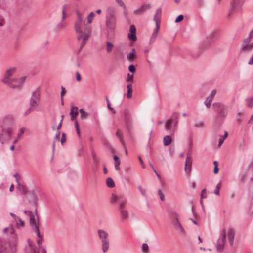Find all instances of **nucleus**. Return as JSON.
<instances>
[{
    "label": "nucleus",
    "instance_id": "nucleus-1",
    "mask_svg": "<svg viewBox=\"0 0 253 253\" xmlns=\"http://www.w3.org/2000/svg\"><path fill=\"white\" fill-rule=\"evenodd\" d=\"M116 9L115 7L110 6L107 7L105 16V25L108 35H114L116 28Z\"/></svg>",
    "mask_w": 253,
    "mask_h": 253
},
{
    "label": "nucleus",
    "instance_id": "nucleus-2",
    "mask_svg": "<svg viewBox=\"0 0 253 253\" xmlns=\"http://www.w3.org/2000/svg\"><path fill=\"white\" fill-rule=\"evenodd\" d=\"M16 70L15 68L8 69L5 74L2 82L11 88L20 89L25 82L26 77L23 76L20 78H11Z\"/></svg>",
    "mask_w": 253,
    "mask_h": 253
},
{
    "label": "nucleus",
    "instance_id": "nucleus-3",
    "mask_svg": "<svg viewBox=\"0 0 253 253\" xmlns=\"http://www.w3.org/2000/svg\"><path fill=\"white\" fill-rule=\"evenodd\" d=\"M212 107L217 113V117L220 120H224L228 114L227 106L221 102H215L212 104Z\"/></svg>",
    "mask_w": 253,
    "mask_h": 253
},
{
    "label": "nucleus",
    "instance_id": "nucleus-4",
    "mask_svg": "<svg viewBox=\"0 0 253 253\" xmlns=\"http://www.w3.org/2000/svg\"><path fill=\"white\" fill-rule=\"evenodd\" d=\"M91 32V28L90 26H85L84 33L77 34V38L78 41L82 40L80 47L78 50V54H79L84 45L85 44L87 40L89 37Z\"/></svg>",
    "mask_w": 253,
    "mask_h": 253
},
{
    "label": "nucleus",
    "instance_id": "nucleus-5",
    "mask_svg": "<svg viewBox=\"0 0 253 253\" xmlns=\"http://www.w3.org/2000/svg\"><path fill=\"white\" fill-rule=\"evenodd\" d=\"M12 131L10 127L2 126L0 128V141L2 144L8 142L11 138Z\"/></svg>",
    "mask_w": 253,
    "mask_h": 253
},
{
    "label": "nucleus",
    "instance_id": "nucleus-6",
    "mask_svg": "<svg viewBox=\"0 0 253 253\" xmlns=\"http://www.w3.org/2000/svg\"><path fill=\"white\" fill-rule=\"evenodd\" d=\"M98 234L101 241L102 251L105 253L109 248V235L106 231L101 229L98 230Z\"/></svg>",
    "mask_w": 253,
    "mask_h": 253
},
{
    "label": "nucleus",
    "instance_id": "nucleus-7",
    "mask_svg": "<svg viewBox=\"0 0 253 253\" xmlns=\"http://www.w3.org/2000/svg\"><path fill=\"white\" fill-rule=\"evenodd\" d=\"M77 15V19L75 23V30L77 34L84 33V29L86 25H85L84 22H83L82 19L81 13L79 11H76Z\"/></svg>",
    "mask_w": 253,
    "mask_h": 253
},
{
    "label": "nucleus",
    "instance_id": "nucleus-8",
    "mask_svg": "<svg viewBox=\"0 0 253 253\" xmlns=\"http://www.w3.org/2000/svg\"><path fill=\"white\" fill-rule=\"evenodd\" d=\"M40 100V91L39 88H37L32 94L30 100V106L33 108L37 107L39 105Z\"/></svg>",
    "mask_w": 253,
    "mask_h": 253
},
{
    "label": "nucleus",
    "instance_id": "nucleus-9",
    "mask_svg": "<svg viewBox=\"0 0 253 253\" xmlns=\"http://www.w3.org/2000/svg\"><path fill=\"white\" fill-rule=\"evenodd\" d=\"M253 49V43L251 42V40L249 39H245L241 45L240 53L243 51H250Z\"/></svg>",
    "mask_w": 253,
    "mask_h": 253
},
{
    "label": "nucleus",
    "instance_id": "nucleus-10",
    "mask_svg": "<svg viewBox=\"0 0 253 253\" xmlns=\"http://www.w3.org/2000/svg\"><path fill=\"white\" fill-rule=\"evenodd\" d=\"M226 234L225 229H223L221 233V238L218 240L217 244V250L218 251H221L226 241Z\"/></svg>",
    "mask_w": 253,
    "mask_h": 253
},
{
    "label": "nucleus",
    "instance_id": "nucleus-11",
    "mask_svg": "<svg viewBox=\"0 0 253 253\" xmlns=\"http://www.w3.org/2000/svg\"><path fill=\"white\" fill-rule=\"evenodd\" d=\"M192 165V158L191 155L187 157L185 162V171L189 174L191 170Z\"/></svg>",
    "mask_w": 253,
    "mask_h": 253
},
{
    "label": "nucleus",
    "instance_id": "nucleus-12",
    "mask_svg": "<svg viewBox=\"0 0 253 253\" xmlns=\"http://www.w3.org/2000/svg\"><path fill=\"white\" fill-rule=\"evenodd\" d=\"M127 37L129 40L132 41H136V27L134 25H130L129 27V33L128 34Z\"/></svg>",
    "mask_w": 253,
    "mask_h": 253
},
{
    "label": "nucleus",
    "instance_id": "nucleus-13",
    "mask_svg": "<svg viewBox=\"0 0 253 253\" xmlns=\"http://www.w3.org/2000/svg\"><path fill=\"white\" fill-rule=\"evenodd\" d=\"M151 8V5L149 4L143 5L140 8L137 9L134 11V14L136 15H141L147 10Z\"/></svg>",
    "mask_w": 253,
    "mask_h": 253
},
{
    "label": "nucleus",
    "instance_id": "nucleus-14",
    "mask_svg": "<svg viewBox=\"0 0 253 253\" xmlns=\"http://www.w3.org/2000/svg\"><path fill=\"white\" fill-rule=\"evenodd\" d=\"M29 217H30V226L33 228H36L37 225H39L38 221L37 222H36L35 218L34 215L33 214L32 211L29 212Z\"/></svg>",
    "mask_w": 253,
    "mask_h": 253
},
{
    "label": "nucleus",
    "instance_id": "nucleus-15",
    "mask_svg": "<svg viewBox=\"0 0 253 253\" xmlns=\"http://www.w3.org/2000/svg\"><path fill=\"white\" fill-rule=\"evenodd\" d=\"M235 236V231L233 229H230L228 234V239L229 243L231 246H232L234 243Z\"/></svg>",
    "mask_w": 253,
    "mask_h": 253
},
{
    "label": "nucleus",
    "instance_id": "nucleus-16",
    "mask_svg": "<svg viewBox=\"0 0 253 253\" xmlns=\"http://www.w3.org/2000/svg\"><path fill=\"white\" fill-rule=\"evenodd\" d=\"M119 211L120 212L121 218L123 220H127L128 218V212L126 209H121Z\"/></svg>",
    "mask_w": 253,
    "mask_h": 253
},
{
    "label": "nucleus",
    "instance_id": "nucleus-17",
    "mask_svg": "<svg viewBox=\"0 0 253 253\" xmlns=\"http://www.w3.org/2000/svg\"><path fill=\"white\" fill-rule=\"evenodd\" d=\"M17 189L19 191L22 195H26L27 192V189L25 186L21 183H18L16 186Z\"/></svg>",
    "mask_w": 253,
    "mask_h": 253
},
{
    "label": "nucleus",
    "instance_id": "nucleus-18",
    "mask_svg": "<svg viewBox=\"0 0 253 253\" xmlns=\"http://www.w3.org/2000/svg\"><path fill=\"white\" fill-rule=\"evenodd\" d=\"M175 217L172 221V223L173 225L174 226L175 228H176L178 226H179L181 224L178 218V215L176 212H173Z\"/></svg>",
    "mask_w": 253,
    "mask_h": 253
},
{
    "label": "nucleus",
    "instance_id": "nucleus-19",
    "mask_svg": "<svg viewBox=\"0 0 253 253\" xmlns=\"http://www.w3.org/2000/svg\"><path fill=\"white\" fill-rule=\"evenodd\" d=\"M116 136L119 138L120 143L125 147V142L123 138V133L120 129H118L116 133Z\"/></svg>",
    "mask_w": 253,
    "mask_h": 253
},
{
    "label": "nucleus",
    "instance_id": "nucleus-20",
    "mask_svg": "<svg viewBox=\"0 0 253 253\" xmlns=\"http://www.w3.org/2000/svg\"><path fill=\"white\" fill-rule=\"evenodd\" d=\"M173 122V119H169L167 120L165 125V128L167 130H170L171 129L172 124Z\"/></svg>",
    "mask_w": 253,
    "mask_h": 253
},
{
    "label": "nucleus",
    "instance_id": "nucleus-21",
    "mask_svg": "<svg viewBox=\"0 0 253 253\" xmlns=\"http://www.w3.org/2000/svg\"><path fill=\"white\" fill-rule=\"evenodd\" d=\"M172 139L170 136L167 135L163 138V144L165 146H169L171 142Z\"/></svg>",
    "mask_w": 253,
    "mask_h": 253
},
{
    "label": "nucleus",
    "instance_id": "nucleus-22",
    "mask_svg": "<svg viewBox=\"0 0 253 253\" xmlns=\"http://www.w3.org/2000/svg\"><path fill=\"white\" fill-rule=\"evenodd\" d=\"M162 14V10L161 8H158L156 12V14L154 16L153 20L155 22L156 21H160L159 18L161 17Z\"/></svg>",
    "mask_w": 253,
    "mask_h": 253
},
{
    "label": "nucleus",
    "instance_id": "nucleus-23",
    "mask_svg": "<svg viewBox=\"0 0 253 253\" xmlns=\"http://www.w3.org/2000/svg\"><path fill=\"white\" fill-rule=\"evenodd\" d=\"M106 185L109 188L115 187V183L112 178L109 177L106 179Z\"/></svg>",
    "mask_w": 253,
    "mask_h": 253
},
{
    "label": "nucleus",
    "instance_id": "nucleus-24",
    "mask_svg": "<svg viewBox=\"0 0 253 253\" xmlns=\"http://www.w3.org/2000/svg\"><path fill=\"white\" fill-rule=\"evenodd\" d=\"M127 97L128 98H130L132 97V86L131 84H129L127 85Z\"/></svg>",
    "mask_w": 253,
    "mask_h": 253
},
{
    "label": "nucleus",
    "instance_id": "nucleus-25",
    "mask_svg": "<svg viewBox=\"0 0 253 253\" xmlns=\"http://www.w3.org/2000/svg\"><path fill=\"white\" fill-rule=\"evenodd\" d=\"M79 112L80 113L81 118L82 119H86L88 116V114L83 109H80Z\"/></svg>",
    "mask_w": 253,
    "mask_h": 253
},
{
    "label": "nucleus",
    "instance_id": "nucleus-26",
    "mask_svg": "<svg viewBox=\"0 0 253 253\" xmlns=\"http://www.w3.org/2000/svg\"><path fill=\"white\" fill-rule=\"evenodd\" d=\"M212 100L213 99L212 98H210L208 96L207 97V98L205 100L204 104H205V105H206V106L207 107V108H209L211 106V102H212Z\"/></svg>",
    "mask_w": 253,
    "mask_h": 253
},
{
    "label": "nucleus",
    "instance_id": "nucleus-27",
    "mask_svg": "<svg viewBox=\"0 0 253 253\" xmlns=\"http://www.w3.org/2000/svg\"><path fill=\"white\" fill-rule=\"evenodd\" d=\"M119 210H120L121 209H125V207L126 206V202L125 200H119Z\"/></svg>",
    "mask_w": 253,
    "mask_h": 253
},
{
    "label": "nucleus",
    "instance_id": "nucleus-28",
    "mask_svg": "<svg viewBox=\"0 0 253 253\" xmlns=\"http://www.w3.org/2000/svg\"><path fill=\"white\" fill-rule=\"evenodd\" d=\"M132 126L131 121H126L125 123V127L126 130L130 132Z\"/></svg>",
    "mask_w": 253,
    "mask_h": 253
},
{
    "label": "nucleus",
    "instance_id": "nucleus-29",
    "mask_svg": "<svg viewBox=\"0 0 253 253\" xmlns=\"http://www.w3.org/2000/svg\"><path fill=\"white\" fill-rule=\"evenodd\" d=\"M194 126L197 128L203 127L204 126V122L203 121H200L195 122Z\"/></svg>",
    "mask_w": 253,
    "mask_h": 253
},
{
    "label": "nucleus",
    "instance_id": "nucleus-30",
    "mask_svg": "<svg viewBox=\"0 0 253 253\" xmlns=\"http://www.w3.org/2000/svg\"><path fill=\"white\" fill-rule=\"evenodd\" d=\"M95 16V14L93 12H91L87 16V23L88 24H90L93 19V18Z\"/></svg>",
    "mask_w": 253,
    "mask_h": 253
},
{
    "label": "nucleus",
    "instance_id": "nucleus-31",
    "mask_svg": "<svg viewBox=\"0 0 253 253\" xmlns=\"http://www.w3.org/2000/svg\"><path fill=\"white\" fill-rule=\"evenodd\" d=\"M142 250L144 253H149V247L147 244L143 243L142 246Z\"/></svg>",
    "mask_w": 253,
    "mask_h": 253
},
{
    "label": "nucleus",
    "instance_id": "nucleus-32",
    "mask_svg": "<svg viewBox=\"0 0 253 253\" xmlns=\"http://www.w3.org/2000/svg\"><path fill=\"white\" fill-rule=\"evenodd\" d=\"M35 229L36 230V233H37V236L40 239H41L42 241H43V236L41 235L40 232L39 225H37V226Z\"/></svg>",
    "mask_w": 253,
    "mask_h": 253
},
{
    "label": "nucleus",
    "instance_id": "nucleus-33",
    "mask_svg": "<svg viewBox=\"0 0 253 253\" xmlns=\"http://www.w3.org/2000/svg\"><path fill=\"white\" fill-rule=\"evenodd\" d=\"M124 117H125L126 122L128 121V120L131 121L130 120L131 117H130V113L128 112V111H127L126 110L125 111V112H124Z\"/></svg>",
    "mask_w": 253,
    "mask_h": 253
},
{
    "label": "nucleus",
    "instance_id": "nucleus-34",
    "mask_svg": "<svg viewBox=\"0 0 253 253\" xmlns=\"http://www.w3.org/2000/svg\"><path fill=\"white\" fill-rule=\"evenodd\" d=\"M106 45H107V51L108 52H110L112 50V48L113 47V44L110 42H106Z\"/></svg>",
    "mask_w": 253,
    "mask_h": 253
},
{
    "label": "nucleus",
    "instance_id": "nucleus-35",
    "mask_svg": "<svg viewBox=\"0 0 253 253\" xmlns=\"http://www.w3.org/2000/svg\"><path fill=\"white\" fill-rule=\"evenodd\" d=\"M135 56L134 55H133L131 53H129L127 57H126V58L129 61V62H133L134 60H135Z\"/></svg>",
    "mask_w": 253,
    "mask_h": 253
},
{
    "label": "nucleus",
    "instance_id": "nucleus-36",
    "mask_svg": "<svg viewBox=\"0 0 253 253\" xmlns=\"http://www.w3.org/2000/svg\"><path fill=\"white\" fill-rule=\"evenodd\" d=\"M160 21H156L155 22V24H156V28L155 29H154V31H153V33L157 34H158V32L159 30V29H160Z\"/></svg>",
    "mask_w": 253,
    "mask_h": 253
},
{
    "label": "nucleus",
    "instance_id": "nucleus-37",
    "mask_svg": "<svg viewBox=\"0 0 253 253\" xmlns=\"http://www.w3.org/2000/svg\"><path fill=\"white\" fill-rule=\"evenodd\" d=\"M116 2L121 7L125 8L126 5L123 2L122 0H115Z\"/></svg>",
    "mask_w": 253,
    "mask_h": 253
},
{
    "label": "nucleus",
    "instance_id": "nucleus-38",
    "mask_svg": "<svg viewBox=\"0 0 253 253\" xmlns=\"http://www.w3.org/2000/svg\"><path fill=\"white\" fill-rule=\"evenodd\" d=\"M158 194L159 195L161 201H164L165 200V196L161 189L158 190Z\"/></svg>",
    "mask_w": 253,
    "mask_h": 253
},
{
    "label": "nucleus",
    "instance_id": "nucleus-39",
    "mask_svg": "<svg viewBox=\"0 0 253 253\" xmlns=\"http://www.w3.org/2000/svg\"><path fill=\"white\" fill-rule=\"evenodd\" d=\"M220 183H218L216 186V189L215 190H214V193L217 195H219V190H220Z\"/></svg>",
    "mask_w": 253,
    "mask_h": 253
},
{
    "label": "nucleus",
    "instance_id": "nucleus-40",
    "mask_svg": "<svg viewBox=\"0 0 253 253\" xmlns=\"http://www.w3.org/2000/svg\"><path fill=\"white\" fill-rule=\"evenodd\" d=\"M60 131H57V132H56V134L54 137V143L55 142V141H59L60 140Z\"/></svg>",
    "mask_w": 253,
    "mask_h": 253
},
{
    "label": "nucleus",
    "instance_id": "nucleus-41",
    "mask_svg": "<svg viewBox=\"0 0 253 253\" xmlns=\"http://www.w3.org/2000/svg\"><path fill=\"white\" fill-rule=\"evenodd\" d=\"M119 198L118 196L114 195V194H112V198H111V202L112 203H114V202H115L117 201H119Z\"/></svg>",
    "mask_w": 253,
    "mask_h": 253
},
{
    "label": "nucleus",
    "instance_id": "nucleus-42",
    "mask_svg": "<svg viewBox=\"0 0 253 253\" xmlns=\"http://www.w3.org/2000/svg\"><path fill=\"white\" fill-rule=\"evenodd\" d=\"M183 18L184 17H183V15H179L175 19V22L176 23H179L182 21V20L183 19Z\"/></svg>",
    "mask_w": 253,
    "mask_h": 253
},
{
    "label": "nucleus",
    "instance_id": "nucleus-43",
    "mask_svg": "<svg viewBox=\"0 0 253 253\" xmlns=\"http://www.w3.org/2000/svg\"><path fill=\"white\" fill-rule=\"evenodd\" d=\"M177 230L179 231L180 234H184L185 231L182 225L180 224L179 226H178L176 228Z\"/></svg>",
    "mask_w": 253,
    "mask_h": 253
},
{
    "label": "nucleus",
    "instance_id": "nucleus-44",
    "mask_svg": "<svg viewBox=\"0 0 253 253\" xmlns=\"http://www.w3.org/2000/svg\"><path fill=\"white\" fill-rule=\"evenodd\" d=\"M34 108H33V107H31L30 106V107L28 109H27L26 110V111L24 112L23 115L25 116H27V115L30 114L31 112V111L34 110Z\"/></svg>",
    "mask_w": 253,
    "mask_h": 253
},
{
    "label": "nucleus",
    "instance_id": "nucleus-45",
    "mask_svg": "<svg viewBox=\"0 0 253 253\" xmlns=\"http://www.w3.org/2000/svg\"><path fill=\"white\" fill-rule=\"evenodd\" d=\"M128 70L131 73H134L136 71L135 67L132 64L129 66Z\"/></svg>",
    "mask_w": 253,
    "mask_h": 253
},
{
    "label": "nucleus",
    "instance_id": "nucleus-46",
    "mask_svg": "<svg viewBox=\"0 0 253 253\" xmlns=\"http://www.w3.org/2000/svg\"><path fill=\"white\" fill-rule=\"evenodd\" d=\"M216 93V90L214 89L213 90L211 93L208 95V97H210V98H212V99H213L215 94Z\"/></svg>",
    "mask_w": 253,
    "mask_h": 253
},
{
    "label": "nucleus",
    "instance_id": "nucleus-47",
    "mask_svg": "<svg viewBox=\"0 0 253 253\" xmlns=\"http://www.w3.org/2000/svg\"><path fill=\"white\" fill-rule=\"evenodd\" d=\"M207 197L206 195V189H204L202 190L201 193V198H206Z\"/></svg>",
    "mask_w": 253,
    "mask_h": 253
},
{
    "label": "nucleus",
    "instance_id": "nucleus-48",
    "mask_svg": "<svg viewBox=\"0 0 253 253\" xmlns=\"http://www.w3.org/2000/svg\"><path fill=\"white\" fill-rule=\"evenodd\" d=\"M75 110V111H77L78 110V107H76V106H73L72 107L71 109V110H70V115L71 116L72 115H74V114H75V112H74V110Z\"/></svg>",
    "mask_w": 253,
    "mask_h": 253
},
{
    "label": "nucleus",
    "instance_id": "nucleus-49",
    "mask_svg": "<svg viewBox=\"0 0 253 253\" xmlns=\"http://www.w3.org/2000/svg\"><path fill=\"white\" fill-rule=\"evenodd\" d=\"M157 34L153 32L151 37L150 38V42H154V41L157 37Z\"/></svg>",
    "mask_w": 253,
    "mask_h": 253
},
{
    "label": "nucleus",
    "instance_id": "nucleus-50",
    "mask_svg": "<svg viewBox=\"0 0 253 253\" xmlns=\"http://www.w3.org/2000/svg\"><path fill=\"white\" fill-rule=\"evenodd\" d=\"M65 88L63 86H61V100H62V99H63V96L65 94ZM61 103H62V104H63V101H62Z\"/></svg>",
    "mask_w": 253,
    "mask_h": 253
},
{
    "label": "nucleus",
    "instance_id": "nucleus-51",
    "mask_svg": "<svg viewBox=\"0 0 253 253\" xmlns=\"http://www.w3.org/2000/svg\"><path fill=\"white\" fill-rule=\"evenodd\" d=\"M29 246L31 248V251H30V253H39V252L38 251H37L36 249H35L34 248H33L32 246V245L31 243H29Z\"/></svg>",
    "mask_w": 253,
    "mask_h": 253
},
{
    "label": "nucleus",
    "instance_id": "nucleus-52",
    "mask_svg": "<svg viewBox=\"0 0 253 253\" xmlns=\"http://www.w3.org/2000/svg\"><path fill=\"white\" fill-rule=\"evenodd\" d=\"M66 140V134L65 133H62L61 139V144H63L64 142H65Z\"/></svg>",
    "mask_w": 253,
    "mask_h": 253
},
{
    "label": "nucleus",
    "instance_id": "nucleus-53",
    "mask_svg": "<svg viewBox=\"0 0 253 253\" xmlns=\"http://www.w3.org/2000/svg\"><path fill=\"white\" fill-rule=\"evenodd\" d=\"M133 76L130 75L129 73L127 74V76L126 79V82H130L133 80Z\"/></svg>",
    "mask_w": 253,
    "mask_h": 253
},
{
    "label": "nucleus",
    "instance_id": "nucleus-54",
    "mask_svg": "<svg viewBox=\"0 0 253 253\" xmlns=\"http://www.w3.org/2000/svg\"><path fill=\"white\" fill-rule=\"evenodd\" d=\"M63 118H64V115H61V120L59 123V124H58V126H57V130L58 131L61 127V126H62V121H63Z\"/></svg>",
    "mask_w": 253,
    "mask_h": 253
},
{
    "label": "nucleus",
    "instance_id": "nucleus-55",
    "mask_svg": "<svg viewBox=\"0 0 253 253\" xmlns=\"http://www.w3.org/2000/svg\"><path fill=\"white\" fill-rule=\"evenodd\" d=\"M17 219V221L16 223H19V224L21 226H23L24 225V222L19 217H18Z\"/></svg>",
    "mask_w": 253,
    "mask_h": 253
},
{
    "label": "nucleus",
    "instance_id": "nucleus-56",
    "mask_svg": "<svg viewBox=\"0 0 253 253\" xmlns=\"http://www.w3.org/2000/svg\"><path fill=\"white\" fill-rule=\"evenodd\" d=\"M120 164V161L115 162V169L117 170H120L119 165Z\"/></svg>",
    "mask_w": 253,
    "mask_h": 253
},
{
    "label": "nucleus",
    "instance_id": "nucleus-57",
    "mask_svg": "<svg viewBox=\"0 0 253 253\" xmlns=\"http://www.w3.org/2000/svg\"><path fill=\"white\" fill-rule=\"evenodd\" d=\"M138 159H139V161L140 162V163L141 164V165L142 166V167L144 169L145 168V166L144 164V162L141 158V157L140 156H139L138 157Z\"/></svg>",
    "mask_w": 253,
    "mask_h": 253
},
{
    "label": "nucleus",
    "instance_id": "nucleus-58",
    "mask_svg": "<svg viewBox=\"0 0 253 253\" xmlns=\"http://www.w3.org/2000/svg\"><path fill=\"white\" fill-rule=\"evenodd\" d=\"M76 77L77 81H80L81 80V75L79 72L76 73Z\"/></svg>",
    "mask_w": 253,
    "mask_h": 253
},
{
    "label": "nucleus",
    "instance_id": "nucleus-59",
    "mask_svg": "<svg viewBox=\"0 0 253 253\" xmlns=\"http://www.w3.org/2000/svg\"><path fill=\"white\" fill-rule=\"evenodd\" d=\"M77 114H78V112L77 111H75L74 115L71 116V120L72 121L75 120L76 119V118Z\"/></svg>",
    "mask_w": 253,
    "mask_h": 253
},
{
    "label": "nucleus",
    "instance_id": "nucleus-60",
    "mask_svg": "<svg viewBox=\"0 0 253 253\" xmlns=\"http://www.w3.org/2000/svg\"><path fill=\"white\" fill-rule=\"evenodd\" d=\"M172 117L173 118H175L176 119V123H177L178 122V113H176V112H174L173 114V115H172Z\"/></svg>",
    "mask_w": 253,
    "mask_h": 253
},
{
    "label": "nucleus",
    "instance_id": "nucleus-61",
    "mask_svg": "<svg viewBox=\"0 0 253 253\" xmlns=\"http://www.w3.org/2000/svg\"><path fill=\"white\" fill-rule=\"evenodd\" d=\"M20 132L18 135V138H20L21 135L24 133V132L25 131V129H24V128H20Z\"/></svg>",
    "mask_w": 253,
    "mask_h": 253
},
{
    "label": "nucleus",
    "instance_id": "nucleus-62",
    "mask_svg": "<svg viewBox=\"0 0 253 253\" xmlns=\"http://www.w3.org/2000/svg\"><path fill=\"white\" fill-rule=\"evenodd\" d=\"M192 149V142L191 141L189 143V148H188V154H190Z\"/></svg>",
    "mask_w": 253,
    "mask_h": 253
},
{
    "label": "nucleus",
    "instance_id": "nucleus-63",
    "mask_svg": "<svg viewBox=\"0 0 253 253\" xmlns=\"http://www.w3.org/2000/svg\"><path fill=\"white\" fill-rule=\"evenodd\" d=\"M57 27L58 29H61L64 27V25L63 23H60L57 25Z\"/></svg>",
    "mask_w": 253,
    "mask_h": 253
},
{
    "label": "nucleus",
    "instance_id": "nucleus-64",
    "mask_svg": "<svg viewBox=\"0 0 253 253\" xmlns=\"http://www.w3.org/2000/svg\"><path fill=\"white\" fill-rule=\"evenodd\" d=\"M248 64L249 65H253V54L248 62Z\"/></svg>",
    "mask_w": 253,
    "mask_h": 253
}]
</instances>
